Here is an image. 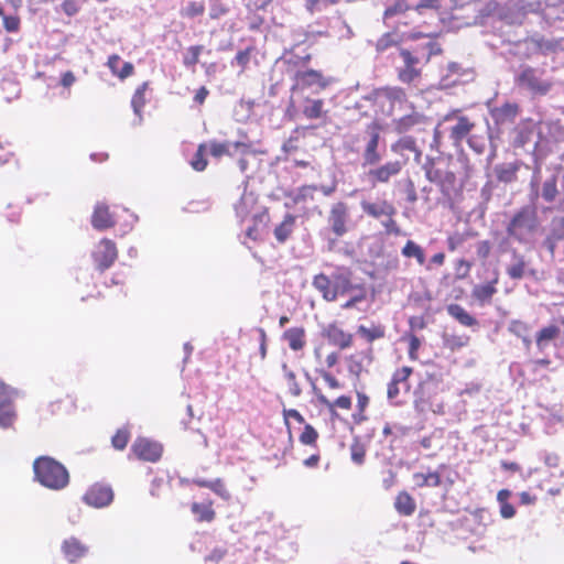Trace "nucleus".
Here are the masks:
<instances>
[{"instance_id": "14", "label": "nucleus", "mask_w": 564, "mask_h": 564, "mask_svg": "<svg viewBox=\"0 0 564 564\" xmlns=\"http://www.w3.org/2000/svg\"><path fill=\"white\" fill-rule=\"evenodd\" d=\"M519 112V107L513 102H505L500 107L490 109V116L496 124L502 126L513 122Z\"/></svg>"}, {"instance_id": "17", "label": "nucleus", "mask_w": 564, "mask_h": 564, "mask_svg": "<svg viewBox=\"0 0 564 564\" xmlns=\"http://www.w3.org/2000/svg\"><path fill=\"white\" fill-rule=\"evenodd\" d=\"M506 272L512 280H520L527 273L534 274V270H528L524 256L518 253L517 251L512 252L511 262L507 265Z\"/></svg>"}, {"instance_id": "58", "label": "nucleus", "mask_w": 564, "mask_h": 564, "mask_svg": "<svg viewBox=\"0 0 564 564\" xmlns=\"http://www.w3.org/2000/svg\"><path fill=\"white\" fill-rule=\"evenodd\" d=\"M258 333H259V338H260V347H259L260 356H261V359H264L267 356V334L263 328H258Z\"/></svg>"}, {"instance_id": "31", "label": "nucleus", "mask_w": 564, "mask_h": 564, "mask_svg": "<svg viewBox=\"0 0 564 564\" xmlns=\"http://www.w3.org/2000/svg\"><path fill=\"white\" fill-rule=\"evenodd\" d=\"M401 252L405 258H415L419 264H424L425 262L424 250L412 240L406 241Z\"/></svg>"}, {"instance_id": "49", "label": "nucleus", "mask_w": 564, "mask_h": 564, "mask_svg": "<svg viewBox=\"0 0 564 564\" xmlns=\"http://www.w3.org/2000/svg\"><path fill=\"white\" fill-rule=\"evenodd\" d=\"M210 490H213L216 495H218L225 500H228L230 498L229 491L226 489L225 484L219 478L213 480Z\"/></svg>"}, {"instance_id": "13", "label": "nucleus", "mask_w": 564, "mask_h": 564, "mask_svg": "<svg viewBox=\"0 0 564 564\" xmlns=\"http://www.w3.org/2000/svg\"><path fill=\"white\" fill-rule=\"evenodd\" d=\"M297 84L303 87L316 88L322 90L330 84V79L323 76V74L315 69H307L296 73Z\"/></svg>"}, {"instance_id": "48", "label": "nucleus", "mask_w": 564, "mask_h": 564, "mask_svg": "<svg viewBox=\"0 0 564 564\" xmlns=\"http://www.w3.org/2000/svg\"><path fill=\"white\" fill-rule=\"evenodd\" d=\"M408 9H409V7L403 1H398L393 6H390L386 9V11L383 13V18H384V20H389L390 18H392L399 13H402V12L406 11Z\"/></svg>"}, {"instance_id": "60", "label": "nucleus", "mask_w": 564, "mask_h": 564, "mask_svg": "<svg viewBox=\"0 0 564 564\" xmlns=\"http://www.w3.org/2000/svg\"><path fill=\"white\" fill-rule=\"evenodd\" d=\"M333 403H334V409L336 406L344 409V410H349L351 408V399L347 395H341V397L337 398Z\"/></svg>"}, {"instance_id": "18", "label": "nucleus", "mask_w": 564, "mask_h": 564, "mask_svg": "<svg viewBox=\"0 0 564 564\" xmlns=\"http://www.w3.org/2000/svg\"><path fill=\"white\" fill-rule=\"evenodd\" d=\"M313 286L319 291L323 299L328 302L335 301L339 292V286L337 284L333 285L329 278L323 273L314 276Z\"/></svg>"}, {"instance_id": "26", "label": "nucleus", "mask_w": 564, "mask_h": 564, "mask_svg": "<svg viewBox=\"0 0 564 564\" xmlns=\"http://www.w3.org/2000/svg\"><path fill=\"white\" fill-rule=\"evenodd\" d=\"M498 282V278L496 276L491 282L486 284H478L473 289V297H475L477 301L485 303L489 302L494 294H496L497 289L496 284Z\"/></svg>"}, {"instance_id": "42", "label": "nucleus", "mask_w": 564, "mask_h": 564, "mask_svg": "<svg viewBox=\"0 0 564 564\" xmlns=\"http://www.w3.org/2000/svg\"><path fill=\"white\" fill-rule=\"evenodd\" d=\"M228 12L227 6L223 0H209V17L212 19H219Z\"/></svg>"}, {"instance_id": "12", "label": "nucleus", "mask_w": 564, "mask_h": 564, "mask_svg": "<svg viewBox=\"0 0 564 564\" xmlns=\"http://www.w3.org/2000/svg\"><path fill=\"white\" fill-rule=\"evenodd\" d=\"M402 169L400 161H390L378 167L368 171L369 180L375 183H388L391 177L397 176Z\"/></svg>"}, {"instance_id": "54", "label": "nucleus", "mask_w": 564, "mask_h": 564, "mask_svg": "<svg viewBox=\"0 0 564 564\" xmlns=\"http://www.w3.org/2000/svg\"><path fill=\"white\" fill-rule=\"evenodd\" d=\"M412 373V369L410 367H402L401 369H398L393 377L392 381L397 383L406 382L408 378Z\"/></svg>"}, {"instance_id": "57", "label": "nucleus", "mask_w": 564, "mask_h": 564, "mask_svg": "<svg viewBox=\"0 0 564 564\" xmlns=\"http://www.w3.org/2000/svg\"><path fill=\"white\" fill-rule=\"evenodd\" d=\"M387 219L382 221V226L386 228V231L388 234H400V228L398 227L397 223L393 220V216H386Z\"/></svg>"}, {"instance_id": "22", "label": "nucleus", "mask_w": 564, "mask_h": 564, "mask_svg": "<svg viewBox=\"0 0 564 564\" xmlns=\"http://www.w3.org/2000/svg\"><path fill=\"white\" fill-rule=\"evenodd\" d=\"M91 224L95 229L104 230L113 226L115 221L108 210V207L104 204H98L95 207Z\"/></svg>"}, {"instance_id": "16", "label": "nucleus", "mask_w": 564, "mask_h": 564, "mask_svg": "<svg viewBox=\"0 0 564 564\" xmlns=\"http://www.w3.org/2000/svg\"><path fill=\"white\" fill-rule=\"evenodd\" d=\"M62 552L69 563H75L87 554L88 547L78 539L72 536L63 542Z\"/></svg>"}, {"instance_id": "40", "label": "nucleus", "mask_w": 564, "mask_h": 564, "mask_svg": "<svg viewBox=\"0 0 564 564\" xmlns=\"http://www.w3.org/2000/svg\"><path fill=\"white\" fill-rule=\"evenodd\" d=\"M426 177L434 183H443L444 181L453 182L454 174L448 171H441L440 169H432L426 171Z\"/></svg>"}, {"instance_id": "21", "label": "nucleus", "mask_w": 564, "mask_h": 564, "mask_svg": "<svg viewBox=\"0 0 564 564\" xmlns=\"http://www.w3.org/2000/svg\"><path fill=\"white\" fill-rule=\"evenodd\" d=\"M326 336L335 346H338L340 349L348 348L352 343V335L345 333L341 328L332 324L326 329Z\"/></svg>"}, {"instance_id": "29", "label": "nucleus", "mask_w": 564, "mask_h": 564, "mask_svg": "<svg viewBox=\"0 0 564 564\" xmlns=\"http://www.w3.org/2000/svg\"><path fill=\"white\" fill-rule=\"evenodd\" d=\"M394 507L403 516H411L415 511V502L406 492H400L395 499Z\"/></svg>"}, {"instance_id": "6", "label": "nucleus", "mask_w": 564, "mask_h": 564, "mask_svg": "<svg viewBox=\"0 0 564 564\" xmlns=\"http://www.w3.org/2000/svg\"><path fill=\"white\" fill-rule=\"evenodd\" d=\"M365 133L367 135V142L362 153V166H373L382 159L378 150L380 141V126L377 122H371L367 126Z\"/></svg>"}, {"instance_id": "15", "label": "nucleus", "mask_w": 564, "mask_h": 564, "mask_svg": "<svg viewBox=\"0 0 564 564\" xmlns=\"http://www.w3.org/2000/svg\"><path fill=\"white\" fill-rule=\"evenodd\" d=\"M360 206L365 214L373 218L393 216L397 212L394 206L387 200H378L375 203L362 200Z\"/></svg>"}, {"instance_id": "9", "label": "nucleus", "mask_w": 564, "mask_h": 564, "mask_svg": "<svg viewBox=\"0 0 564 564\" xmlns=\"http://www.w3.org/2000/svg\"><path fill=\"white\" fill-rule=\"evenodd\" d=\"M131 451L142 460L156 462L162 455L161 444L140 437L133 443Z\"/></svg>"}, {"instance_id": "2", "label": "nucleus", "mask_w": 564, "mask_h": 564, "mask_svg": "<svg viewBox=\"0 0 564 564\" xmlns=\"http://www.w3.org/2000/svg\"><path fill=\"white\" fill-rule=\"evenodd\" d=\"M535 227L536 223L533 213L523 208L512 217L507 226V232L519 242L527 243Z\"/></svg>"}, {"instance_id": "63", "label": "nucleus", "mask_w": 564, "mask_h": 564, "mask_svg": "<svg viewBox=\"0 0 564 564\" xmlns=\"http://www.w3.org/2000/svg\"><path fill=\"white\" fill-rule=\"evenodd\" d=\"M322 377L325 380V382L329 386V388L339 389L341 387L339 381L334 376H332L329 372L324 371L322 373Z\"/></svg>"}, {"instance_id": "50", "label": "nucleus", "mask_w": 564, "mask_h": 564, "mask_svg": "<svg viewBox=\"0 0 564 564\" xmlns=\"http://www.w3.org/2000/svg\"><path fill=\"white\" fill-rule=\"evenodd\" d=\"M550 234L555 239H564V217L552 221V228Z\"/></svg>"}, {"instance_id": "28", "label": "nucleus", "mask_w": 564, "mask_h": 564, "mask_svg": "<svg viewBox=\"0 0 564 564\" xmlns=\"http://www.w3.org/2000/svg\"><path fill=\"white\" fill-rule=\"evenodd\" d=\"M284 339L288 340L289 346L292 350H300L304 347L305 340H304V329L303 328H290L285 330L283 335Z\"/></svg>"}, {"instance_id": "64", "label": "nucleus", "mask_w": 564, "mask_h": 564, "mask_svg": "<svg viewBox=\"0 0 564 564\" xmlns=\"http://www.w3.org/2000/svg\"><path fill=\"white\" fill-rule=\"evenodd\" d=\"M500 513H501L502 518L510 519L514 516L516 510L512 505L505 502V503H501Z\"/></svg>"}, {"instance_id": "41", "label": "nucleus", "mask_w": 564, "mask_h": 564, "mask_svg": "<svg viewBox=\"0 0 564 564\" xmlns=\"http://www.w3.org/2000/svg\"><path fill=\"white\" fill-rule=\"evenodd\" d=\"M207 149L206 144H200L197 149V152L194 156V159L191 162L192 167L195 171H204L207 166V160L204 156V151Z\"/></svg>"}, {"instance_id": "34", "label": "nucleus", "mask_w": 564, "mask_h": 564, "mask_svg": "<svg viewBox=\"0 0 564 564\" xmlns=\"http://www.w3.org/2000/svg\"><path fill=\"white\" fill-rule=\"evenodd\" d=\"M340 0H305L304 7L310 14L321 13Z\"/></svg>"}, {"instance_id": "27", "label": "nucleus", "mask_w": 564, "mask_h": 564, "mask_svg": "<svg viewBox=\"0 0 564 564\" xmlns=\"http://www.w3.org/2000/svg\"><path fill=\"white\" fill-rule=\"evenodd\" d=\"M294 225L295 217L291 214H286L283 221L274 229L275 239L281 243L285 242L291 236Z\"/></svg>"}, {"instance_id": "35", "label": "nucleus", "mask_w": 564, "mask_h": 564, "mask_svg": "<svg viewBox=\"0 0 564 564\" xmlns=\"http://www.w3.org/2000/svg\"><path fill=\"white\" fill-rule=\"evenodd\" d=\"M469 337L464 335H455V334H444L443 341L444 345L451 350H456L462 347H465L468 344Z\"/></svg>"}, {"instance_id": "51", "label": "nucleus", "mask_w": 564, "mask_h": 564, "mask_svg": "<svg viewBox=\"0 0 564 564\" xmlns=\"http://www.w3.org/2000/svg\"><path fill=\"white\" fill-rule=\"evenodd\" d=\"M250 55H251V48L239 51L237 53V55L235 56V59H234L232 64L236 63L242 69H245L246 66L248 65L249 61H250Z\"/></svg>"}, {"instance_id": "38", "label": "nucleus", "mask_w": 564, "mask_h": 564, "mask_svg": "<svg viewBox=\"0 0 564 564\" xmlns=\"http://www.w3.org/2000/svg\"><path fill=\"white\" fill-rule=\"evenodd\" d=\"M192 511L200 521H210L215 516V512L209 506L197 502L192 505Z\"/></svg>"}, {"instance_id": "30", "label": "nucleus", "mask_w": 564, "mask_h": 564, "mask_svg": "<svg viewBox=\"0 0 564 564\" xmlns=\"http://www.w3.org/2000/svg\"><path fill=\"white\" fill-rule=\"evenodd\" d=\"M147 88H148V83H143L141 86H139L137 88V90L134 91L132 99H131V107L133 109V112L139 117V123L142 120L141 110H142L143 106L145 105L144 93H145Z\"/></svg>"}, {"instance_id": "1", "label": "nucleus", "mask_w": 564, "mask_h": 564, "mask_svg": "<svg viewBox=\"0 0 564 564\" xmlns=\"http://www.w3.org/2000/svg\"><path fill=\"white\" fill-rule=\"evenodd\" d=\"M36 480L52 490H61L69 482V475L63 464L50 456H41L33 463Z\"/></svg>"}, {"instance_id": "25", "label": "nucleus", "mask_w": 564, "mask_h": 564, "mask_svg": "<svg viewBox=\"0 0 564 564\" xmlns=\"http://www.w3.org/2000/svg\"><path fill=\"white\" fill-rule=\"evenodd\" d=\"M447 313L464 326L471 327L477 325V319L458 304L448 305Z\"/></svg>"}, {"instance_id": "47", "label": "nucleus", "mask_w": 564, "mask_h": 564, "mask_svg": "<svg viewBox=\"0 0 564 564\" xmlns=\"http://www.w3.org/2000/svg\"><path fill=\"white\" fill-rule=\"evenodd\" d=\"M129 433L126 430H118L112 436L111 443L116 449H123L127 446Z\"/></svg>"}, {"instance_id": "53", "label": "nucleus", "mask_w": 564, "mask_h": 564, "mask_svg": "<svg viewBox=\"0 0 564 564\" xmlns=\"http://www.w3.org/2000/svg\"><path fill=\"white\" fill-rule=\"evenodd\" d=\"M351 459L354 463L361 465L365 459V449L359 444H354L350 447Z\"/></svg>"}, {"instance_id": "39", "label": "nucleus", "mask_w": 564, "mask_h": 564, "mask_svg": "<svg viewBox=\"0 0 564 564\" xmlns=\"http://www.w3.org/2000/svg\"><path fill=\"white\" fill-rule=\"evenodd\" d=\"M560 333L558 327L556 326H547L542 328L536 336V345L542 348L543 343L547 340L554 339Z\"/></svg>"}, {"instance_id": "36", "label": "nucleus", "mask_w": 564, "mask_h": 564, "mask_svg": "<svg viewBox=\"0 0 564 564\" xmlns=\"http://www.w3.org/2000/svg\"><path fill=\"white\" fill-rule=\"evenodd\" d=\"M282 371L284 373L285 379L289 382L290 393L292 395H294V397H300L301 393H302V389H301L300 384L296 381L295 373L291 369H289L286 364L282 365Z\"/></svg>"}, {"instance_id": "59", "label": "nucleus", "mask_w": 564, "mask_h": 564, "mask_svg": "<svg viewBox=\"0 0 564 564\" xmlns=\"http://www.w3.org/2000/svg\"><path fill=\"white\" fill-rule=\"evenodd\" d=\"M531 135L530 131L521 130L518 132L517 137L514 138V145L516 147H524L527 142L529 141Z\"/></svg>"}, {"instance_id": "32", "label": "nucleus", "mask_w": 564, "mask_h": 564, "mask_svg": "<svg viewBox=\"0 0 564 564\" xmlns=\"http://www.w3.org/2000/svg\"><path fill=\"white\" fill-rule=\"evenodd\" d=\"M415 484L420 487H438L441 485V475L438 471H433L429 474L416 473L413 476Z\"/></svg>"}, {"instance_id": "62", "label": "nucleus", "mask_w": 564, "mask_h": 564, "mask_svg": "<svg viewBox=\"0 0 564 564\" xmlns=\"http://www.w3.org/2000/svg\"><path fill=\"white\" fill-rule=\"evenodd\" d=\"M133 73V65L129 62H124L123 65H122V68L120 70L117 72V76L121 79H124L127 77H129L130 75H132Z\"/></svg>"}, {"instance_id": "43", "label": "nucleus", "mask_w": 564, "mask_h": 564, "mask_svg": "<svg viewBox=\"0 0 564 564\" xmlns=\"http://www.w3.org/2000/svg\"><path fill=\"white\" fill-rule=\"evenodd\" d=\"M317 437L318 433L316 432V430L312 425L306 424L304 431L300 435V441L305 445H312L315 444Z\"/></svg>"}, {"instance_id": "46", "label": "nucleus", "mask_w": 564, "mask_h": 564, "mask_svg": "<svg viewBox=\"0 0 564 564\" xmlns=\"http://www.w3.org/2000/svg\"><path fill=\"white\" fill-rule=\"evenodd\" d=\"M394 45H397L395 36L387 33L377 41L376 48L378 52H384Z\"/></svg>"}, {"instance_id": "19", "label": "nucleus", "mask_w": 564, "mask_h": 564, "mask_svg": "<svg viewBox=\"0 0 564 564\" xmlns=\"http://www.w3.org/2000/svg\"><path fill=\"white\" fill-rule=\"evenodd\" d=\"M317 191L316 185H303L286 194L290 202L285 203L286 207H293L297 204L307 203L314 199V193Z\"/></svg>"}, {"instance_id": "4", "label": "nucleus", "mask_w": 564, "mask_h": 564, "mask_svg": "<svg viewBox=\"0 0 564 564\" xmlns=\"http://www.w3.org/2000/svg\"><path fill=\"white\" fill-rule=\"evenodd\" d=\"M399 57L401 58L402 65L397 67L398 78L404 84H411L421 76V56L417 52L414 54L405 48L399 50Z\"/></svg>"}, {"instance_id": "3", "label": "nucleus", "mask_w": 564, "mask_h": 564, "mask_svg": "<svg viewBox=\"0 0 564 564\" xmlns=\"http://www.w3.org/2000/svg\"><path fill=\"white\" fill-rule=\"evenodd\" d=\"M517 84L534 96H544L553 87V83L543 79L538 69L524 66L516 78Z\"/></svg>"}, {"instance_id": "55", "label": "nucleus", "mask_w": 564, "mask_h": 564, "mask_svg": "<svg viewBox=\"0 0 564 564\" xmlns=\"http://www.w3.org/2000/svg\"><path fill=\"white\" fill-rule=\"evenodd\" d=\"M388 98L392 101L393 105L395 102H398L400 106L406 104L405 94L402 89H393L389 91Z\"/></svg>"}, {"instance_id": "45", "label": "nucleus", "mask_w": 564, "mask_h": 564, "mask_svg": "<svg viewBox=\"0 0 564 564\" xmlns=\"http://www.w3.org/2000/svg\"><path fill=\"white\" fill-rule=\"evenodd\" d=\"M202 50H203V46H200V45L191 46L187 50L186 55L184 56V61H183L184 65L185 66H194L195 64H197Z\"/></svg>"}, {"instance_id": "5", "label": "nucleus", "mask_w": 564, "mask_h": 564, "mask_svg": "<svg viewBox=\"0 0 564 564\" xmlns=\"http://www.w3.org/2000/svg\"><path fill=\"white\" fill-rule=\"evenodd\" d=\"M349 223L350 216L347 204L344 202L333 204L327 216V224L332 232L337 238L343 237L348 232Z\"/></svg>"}, {"instance_id": "8", "label": "nucleus", "mask_w": 564, "mask_h": 564, "mask_svg": "<svg viewBox=\"0 0 564 564\" xmlns=\"http://www.w3.org/2000/svg\"><path fill=\"white\" fill-rule=\"evenodd\" d=\"M113 499V491L109 486L95 484L83 497V500L90 507L104 508L110 505Z\"/></svg>"}, {"instance_id": "11", "label": "nucleus", "mask_w": 564, "mask_h": 564, "mask_svg": "<svg viewBox=\"0 0 564 564\" xmlns=\"http://www.w3.org/2000/svg\"><path fill=\"white\" fill-rule=\"evenodd\" d=\"M93 257L99 270L104 271L110 268L117 259L116 245L109 239H102Z\"/></svg>"}, {"instance_id": "44", "label": "nucleus", "mask_w": 564, "mask_h": 564, "mask_svg": "<svg viewBox=\"0 0 564 564\" xmlns=\"http://www.w3.org/2000/svg\"><path fill=\"white\" fill-rule=\"evenodd\" d=\"M205 6L203 2L191 1L183 10V14L189 18H194L204 13Z\"/></svg>"}, {"instance_id": "37", "label": "nucleus", "mask_w": 564, "mask_h": 564, "mask_svg": "<svg viewBox=\"0 0 564 564\" xmlns=\"http://www.w3.org/2000/svg\"><path fill=\"white\" fill-rule=\"evenodd\" d=\"M557 195L556 188V176L552 175L550 178L545 180L542 187V197L547 203H551L555 199Z\"/></svg>"}, {"instance_id": "33", "label": "nucleus", "mask_w": 564, "mask_h": 564, "mask_svg": "<svg viewBox=\"0 0 564 564\" xmlns=\"http://www.w3.org/2000/svg\"><path fill=\"white\" fill-rule=\"evenodd\" d=\"M497 178L503 183H511L516 180L517 167L511 164H500L495 167Z\"/></svg>"}, {"instance_id": "56", "label": "nucleus", "mask_w": 564, "mask_h": 564, "mask_svg": "<svg viewBox=\"0 0 564 564\" xmlns=\"http://www.w3.org/2000/svg\"><path fill=\"white\" fill-rule=\"evenodd\" d=\"M313 386V390L314 392L316 393L317 395V400L319 401V403H322L323 405L327 406L329 412H330V415L332 416H337V412L336 410L334 409V403L332 401H329L324 394L322 393H317L316 391V387L314 383H312Z\"/></svg>"}, {"instance_id": "52", "label": "nucleus", "mask_w": 564, "mask_h": 564, "mask_svg": "<svg viewBox=\"0 0 564 564\" xmlns=\"http://www.w3.org/2000/svg\"><path fill=\"white\" fill-rule=\"evenodd\" d=\"M3 26L8 32H17L20 28V19L13 15H3Z\"/></svg>"}, {"instance_id": "10", "label": "nucleus", "mask_w": 564, "mask_h": 564, "mask_svg": "<svg viewBox=\"0 0 564 564\" xmlns=\"http://www.w3.org/2000/svg\"><path fill=\"white\" fill-rule=\"evenodd\" d=\"M209 153L215 158H220L221 155H235L236 153L247 154L251 152V144L237 141V142H216L212 141L206 144Z\"/></svg>"}, {"instance_id": "7", "label": "nucleus", "mask_w": 564, "mask_h": 564, "mask_svg": "<svg viewBox=\"0 0 564 564\" xmlns=\"http://www.w3.org/2000/svg\"><path fill=\"white\" fill-rule=\"evenodd\" d=\"M15 392L0 381V427L6 429L12 425L15 419V411L12 401Z\"/></svg>"}, {"instance_id": "61", "label": "nucleus", "mask_w": 564, "mask_h": 564, "mask_svg": "<svg viewBox=\"0 0 564 564\" xmlns=\"http://www.w3.org/2000/svg\"><path fill=\"white\" fill-rule=\"evenodd\" d=\"M438 7V0H421L416 6L415 10L421 12L423 9H436Z\"/></svg>"}, {"instance_id": "23", "label": "nucleus", "mask_w": 564, "mask_h": 564, "mask_svg": "<svg viewBox=\"0 0 564 564\" xmlns=\"http://www.w3.org/2000/svg\"><path fill=\"white\" fill-rule=\"evenodd\" d=\"M423 122V116L416 111H412L411 113L404 115L399 119L393 121L394 130L398 133H403L409 131L412 127L421 124Z\"/></svg>"}, {"instance_id": "24", "label": "nucleus", "mask_w": 564, "mask_h": 564, "mask_svg": "<svg viewBox=\"0 0 564 564\" xmlns=\"http://www.w3.org/2000/svg\"><path fill=\"white\" fill-rule=\"evenodd\" d=\"M302 111L307 119H319L326 115L322 99L306 98Z\"/></svg>"}, {"instance_id": "20", "label": "nucleus", "mask_w": 564, "mask_h": 564, "mask_svg": "<svg viewBox=\"0 0 564 564\" xmlns=\"http://www.w3.org/2000/svg\"><path fill=\"white\" fill-rule=\"evenodd\" d=\"M475 124L467 117L460 116L457 118L456 123L451 128L449 138L454 144L462 142L469 132L474 129Z\"/></svg>"}]
</instances>
